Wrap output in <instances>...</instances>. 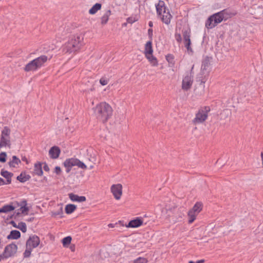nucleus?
<instances>
[{
	"label": "nucleus",
	"instance_id": "f257e3e1",
	"mask_svg": "<svg viewBox=\"0 0 263 263\" xmlns=\"http://www.w3.org/2000/svg\"><path fill=\"white\" fill-rule=\"evenodd\" d=\"M93 109L97 119L103 123L107 122L112 115V107L104 102L97 104Z\"/></svg>",
	"mask_w": 263,
	"mask_h": 263
},
{
	"label": "nucleus",
	"instance_id": "f03ea898",
	"mask_svg": "<svg viewBox=\"0 0 263 263\" xmlns=\"http://www.w3.org/2000/svg\"><path fill=\"white\" fill-rule=\"evenodd\" d=\"M83 40L81 35L73 36L62 46L63 52L70 53L77 51L82 45Z\"/></svg>",
	"mask_w": 263,
	"mask_h": 263
},
{
	"label": "nucleus",
	"instance_id": "7ed1b4c3",
	"mask_svg": "<svg viewBox=\"0 0 263 263\" xmlns=\"http://www.w3.org/2000/svg\"><path fill=\"white\" fill-rule=\"evenodd\" d=\"M155 6L158 15L160 17L164 23L168 25L171 23L172 15L167 9L165 3L160 0L157 4H156Z\"/></svg>",
	"mask_w": 263,
	"mask_h": 263
},
{
	"label": "nucleus",
	"instance_id": "20e7f679",
	"mask_svg": "<svg viewBox=\"0 0 263 263\" xmlns=\"http://www.w3.org/2000/svg\"><path fill=\"white\" fill-rule=\"evenodd\" d=\"M49 59L45 55H41L27 63L24 69L26 72L36 71L43 66L44 64Z\"/></svg>",
	"mask_w": 263,
	"mask_h": 263
},
{
	"label": "nucleus",
	"instance_id": "39448f33",
	"mask_svg": "<svg viewBox=\"0 0 263 263\" xmlns=\"http://www.w3.org/2000/svg\"><path fill=\"white\" fill-rule=\"evenodd\" d=\"M10 128L8 126H4L1 131L0 138V148L6 146L10 147Z\"/></svg>",
	"mask_w": 263,
	"mask_h": 263
},
{
	"label": "nucleus",
	"instance_id": "423d86ee",
	"mask_svg": "<svg viewBox=\"0 0 263 263\" xmlns=\"http://www.w3.org/2000/svg\"><path fill=\"white\" fill-rule=\"evenodd\" d=\"M210 111V108L209 106L201 107L196 114L195 118L193 120V123L197 124L203 123L206 120Z\"/></svg>",
	"mask_w": 263,
	"mask_h": 263
},
{
	"label": "nucleus",
	"instance_id": "0eeeda50",
	"mask_svg": "<svg viewBox=\"0 0 263 263\" xmlns=\"http://www.w3.org/2000/svg\"><path fill=\"white\" fill-rule=\"evenodd\" d=\"M64 165L66 168V172L69 173L71 169V167L74 166H77L85 170L87 168V166L80 160L76 158H70L66 159L64 162Z\"/></svg>",
	"mask_w": 263,
	"mask_h": 263
},
{
	"label": "nucleus",
	"instance_id": "6e6552de",
	"mask_svg": "<svg viewBox=\"0 0 263 263\" xmlns=\"http://www.w3.org/2000/svg\"><path fill=\"white\" fill-rule=\"evenodd\" d=\"M220 12L215 13L208 18L205 23V27L208 29H212L224 20Z\"/></svg>",
	"mask_w": 263,
	"mask_h": 263
},
{
	"label": "nucleus",
	"instance_id": "1a4fd4ad",
	"mask_svg": "<svg viewBox=\"0 0 263 263\" xmlns=\"http://www.w3.org/2000/svg\"><path fill=\"white\" fill-rule=\"evenodd\" d=\"M17 250V246L14 243H10L6 246L3 253L6 258H8L14 255Z\"/></svg>",
	"mask_w": 263,
	"mask_h": 263
},
{
	"label": "nucleus",
	"instance_id": "9d476101",
	"mask_svg": "<svg viewBox=\"0 0 263 263\" xmlns=\"http://www.w3.org/2000/svg\"><path fill=\"white\" fill-rule=\"evenodd\" d=\"M40 240L38 236L33 235L30 236L29 239L26 241V247H29V249H33L36 248L40 244Z\"/></svg>",
	"mask_w": 263,
	"mask_h": 263
},
{
	"label": "nucleus",
	"instance_id": "9b49d317",
	"mask_svg": "<svg viewBox=\"0 0 263 263\" xmlns=\"http://www.w3.org/2000/svg\"><path fill=\"white\" fill-rule=\"evenodd\" d=\"M110 190L116 199L119 200L121 198L122 194V185L121 184L112 185Z\"/></svg>",
	"mask_w": 263,
	"mask_h": 263
},
{
	"label": "nucleus",
	"instance_id": "f8f14e48",
	"mask_svg": "<svg viewBox=\"0 0 263 263\" xmlns=\"http://www.w3.org/2000/svg\"><path fill=\"white\" fill-rule=\"evenodd\" d=\"M183 43L184 44V46L187 50L189 52L192 53L193 52L192 48L191 47V34L190 31L187 30H185L183 32Z\"/></svg>",
	"mask_w": 263,
	"mask_h": 263
},
{
	"label": "nucleus",
	"instance_id": "ddd939ff",
	"mask_svg": "<svg viewBox=\"0 0 263 263\" xmlns=\"http://www.w3.org/2000/svg\"><path fill=\"white\" fill-rule=\"evenodd\" d=\"M193 83V79L191 76H186L182 80V88L184 90L190 89Z\"/></svg>",
	"mask_w": 263,
	"mask_h": 263
},
{
	"label": "nucleus",
	"instance_id": "4468645a",
	"mask_svg": "<svg viewBox=\"0 0 263 263\" xmlns=\"http://www.w3.org/2000/svg\"><path fill=\"white\" fill-rule=\"evenodd\" d=\"M61 151L59 147L54 146L49 151V155L52 159H57L59 157Z\"/></svg>",
	"mask_w": 263,
	"mask_h": 263
},
{
	"label": "nucleus",
	"instance_id": "2eb2a0df",
	"mask_svg": "<svg viewBox=\"0 0 263 263\" xmlns=\"http://www.w3.org/2000/svg\"><path fill=\"white\" fill-rule=\"evenodd\" d=\"M143 224V220L141 219H140L139 218H137L135 219L132 220L130 221L128 224V225L126 226V227L128 228H138L142 225Z\"/></svg>",
	"mask_w": 263,
	"mask_h": 263
},
{
	"label": "nucleus",
	"instance_id": "dca6fc26",
	"mask_svg": "<svg viewBox=\"0 0 263 263\" xmlns=\"http://www.w3.org/2000/svg\"><path fill=\"white\" fill-rule=\"evenodd\" d=\"M69 198L70 199L74 202H82L84 201H85L86 199L85 196H80L78 195L73 194V193H70L69 194Z\"/></svg>",
	"mask_w": 263,
	"mask_h": 263
},
{
	"label": "nucleus",
	"instance_id": "f3484780",
	"mask_svg": "<svg viewBox=\"0 0 263 263\" xmlns=\"http://www.w3.org/2000/svg\"><path fill=\"white\" fill-rule=\"evenodd\" d=\"M1 175L6 179V183L10 184L11 182V178L13 176V174L8 172L7 171H5L4 170H2L0 173Z\"/></svg>",
	"mask_w": 263,
	"mask_h": 263
},
{
	"label": "nucleus",
	"instance_id": "a211bd4d",
	"mask_svg": "<svg viewBox=\"0 0 263 263\" xmlns=\"http://www.w3.org/2000/svg\"><path fill=\"white\" fill-rule=\"evenodd\" d=\"M33 173L35 175L39 176H41L43 172L42 170V163L41 162H37L34 164Z\"/></svg>",
	"mask_w": 263,
	"mask_h": 263
},
{
	"label": "nucleus",
	"instance_id": "6ab92c4d",
	"mask_svg": "<svg viewBox=\"0 0 263 263\" xmlns=\"http://www.w3.org/2000/svg\"><path fill=\"white\" fill-rule=\"evenodd\" d=\"M16 208L15 205L6 204L0 208V213H7L14 210Z\"/></svg>",
	"mask_w": 263,
	"mask_h": 263
},
{
	"label": "nucleus",
	"instance_id": "aec40b11",
	"mask_svg": "<svg viewBox=\"0 0 263 263\" xmlns=\"http://www.w3.org/2000/svg\"><path fill=\"white\" fill-rule=\"evenodd\" d=\"M144 49V54L145 56L153 54V50L152 48V42L151 41H149L146 43Z\"/></svg>",
	"mask_w": 263,
	"mask_h": 263
},
{
	"label": "nucleus",
	"instance_id": "412c9836",
	"mask_svg": "<svg viewBox=\"0 0 263 263\" xmlns=\"http://www.w3.org/2000/svg\"><path fill=\"white\" fill-rule=\"evenodd\" d=\"M210 66V60L209 58L206 57L203 61L201 65V71L204 73V71H207Z\"/></svg>",
	"mask_w": 263,
	"mask_h": 263
},
{
	"label": "nucleus",
	"instance_id": "4be33fe9",
	"mask_svg": "<svg viewBox=\"0 0 263 263\" xmlns=\"http://www.w3.org/2000/svg\"><path fill=\"white\" fill-rule=\"evenodd\" d=\"M21 162L20 159L16 156H13L12 159L8 162L9 165L11 167H16V165Z\"/></svg>",
	"mask_w": 263,
	"mask_h": 263
},
{
	"label": "nucleus",
	"instance_id": "5701e85b",
	"mask_svg": "<svg viewBox=\"0 0 263 263\" xmlns=\"http://www.w3.org/2000/svg\"><path fill=\"white\" fill-rule=\"evenodd\" d=\"M221 15L223 17L224 20H227L229 18L231 17L232 16L234 15V13L231 12L229 9H226L221 11H220Z\"/></svg>",
	"mask_w": 263,
	"mask_h": 263
},
{
	"label": "nucleus",
	"instance_id": "b1692460",
	"mask_svg": "<svg viewBox=\"0 0 263 263\" xmlns=\"http://www.w3.org/2000/svg\"><path fill=\"white\" fill-rule=\"evenodd\" d=\"M111 15V11L110 10H107L102 16L101 18V23L102 25L106 24L109 19V16Z\"/></svg>",
	"mask_w": 263,
	"mask_h": 263
},
{
	"label": "nucleus",
	"instance_id": "393cba45",
	"mask_svg": "<svg viewBox=\"0 0 263 263\" xmlns=\"http://www.w3.org/2000/svg\"><path fill=\"white\" fill-rule=\"evenodd\" d=\"M21 237V233L17 230H12L10 234L7 236L9 239H17Z\"/></svg>",
	"mask_w": 263,
	"mask_h": 263
},
{
	"label": "nucleus",
	"instance_id": "a878e982",
	"mask_svg": "<svg viewBox=\"0 0 263 263\" xmlns=\"http://www.w3.org/2000/svg\"><path fill=\"white\" fill-rule=\"evenodd\" d=\"M198 213L195 212L192 210H190L188 213L187 216L189 217V223H192L196 219Z\"/></svg>",
	"mask_w": 263,
	"mask_h": 263
},
{
	"label": "nucleus",
	"instance_id": "bb28decb",
	"mask_svg": "<svg viewBox=\"0 0 263 263\" xmlns=\"http://www.w3.org/2000/svg\"><path fill=\"white\" fill-rule=\"evenodd\" d=\"M102 5L100 3H96L89 10V13L90 14H95L98 11L101 9Z\"/></svg>",
	"mask_w": 263,
	"mask_h": 263
},
{
	"label": "nucleus",
	"instance_id": "cd10ccee",
	"mask_svg": "<svg viewBox=\"0 0 263 263\" xmlns=\"http://www.w3.org/2000/svg\"><path fill=\"white\" fill-rule=\"evenodd\" d=\"M76 205L72 204H69L65 206V212L67 214H70L73 213L76 209Z\"/></svg>",
	"mask_w": 263,
	"mask_h": 263
},
{
	"label": "nucleus",
	"instance_id": "c85d7f7f",
	"mask_svg": "<svg viewBox=\"0 0 263 263\" xmlns=\"http://www.w3.org/2000/svg\"><path fill=\"white\" fill-rule=\"evenodd\" d=\"M145 57L153 66H157L158 65L157 60L155 57L153 56V54L148 55H147Z\"/></svg>",
	"mask_w": 263,
	"mask_h": 263
},
{
	"label": "nucleus",
	"instance_id": "c756f323",
	"mask_svg": "<svg viewBox=\"0 0 263 263\" xmlns=\"http://www.w3.org/2000/svg\"><path fill=\"white\" fill-rule=\"evenodd\" d=\"M202 203L200 202H196L195 205L193 206V208L191 209L194 211L195 212L199 213L200 211L202 209Z\"/></svg>",
	"mask_w": 263,
	"mask_h": 263
},
{
	"label": "nucleus",
	"instance_id": "7c9ffc66",
	"mask_svg": "<svg viewBox=\"0 0 263 263\" xmlns=\"http://www.w3.org/2000/svg\"><path fill=\"white\" fill-rule=\"evenodd\" d=\"M30 177L29 175L23 174L21 173L19 176L17 177V180H18L21 182H25L28 181L30 179Z\"/></svg>",
	"mask_w": 263,
	"mask_h": 263
},
{
	"label": "nucleus",
	"instance_id": "2f4dec72",
	"mask_svg": "<svg viewBox=\"0 0 263 263\" xmlns=\"http://www.w3.org/2000/svg\"><path fill=\"white\" fill-rule=\"evenodd\" d=\"M17 228L24 233L26 232L27 231L26 224L24 222H19Z\"/></svg>",
	"mask_w": 263,
	"mask_h": 263
},
{
	"label": "nucleus",
	"instance_id": "473e14b6",
	"mask_svg": "<svg viewBox=\"0 0 263 263\" xmlns=\"http://www.w3.org/2000/svg\"><path fill=\"white\" fill-rule=\"evenodd\" d=\"M165 58L169 64L172 65L174 64V57L173 54H168L165 56Z\"/></svg>",
	"mask_w": 263,
	"mask_h": 263
},
{
	"label": "nucleus",
	"instance_id": "72a5a7b5",
	"mask_svg": "<svg viewBox=\"0 0 263 263\" xmlns=\"http://www.w3.org/2000/svg\"><path fill=\"white\" fill-rule=\"evenodd\" d=\"M71 239H72V238L70 236H67V237H64L62 239L63 245L64 247L68 246V245H69L70 243Z\"/></svg>",
	"mask_w": 263,
	"mask_h": 263
},
{
	"label": "nucleus",
	"instance_id": "f704fd0d",
	"mask_svg": "<svg viewBox=\"0 0 263 263\" xmlns=\"http://www.w3.org/2000/svg\"><path fill=\"white\" fill-rule=\"evenodd\" d=\"M13 204H14L16 206V208L23 206H25L27 205V201L25 199L22 200L20 202L16 201L13 202Z\"/></svg>",
	"mask_w": 263,
	"mask_h": 263
},
{
	"label": "nucleus",
	"instance_id": "c9c22d12",
	"mask_svg": "<svg viewBox=\"0 0 263 263\" xmlns=\"http://www.w3.org/2000/svg\"><path fill=\"white\" fill-rule=\"evenodd\" d=\"M147 260L144 257H139L134 260V263H146Z\"/></svg>",
	"mask_w": 263,
	"mask_h": 263
},
{
	"label": "nucleus",
	"instance_id": "e433bc0d",
	"mask_svg": "<svg viewBox=\"0 0 263 263\" xmlns=\"http://www.w3.org/2000/svg\"><path fill=\"white\" fill-rule=\"evenodd\" d=\"M32 251V249H29V247H26V249L23 254L24 255V257H29L30 255H31V253Z\"/></svg>",
	"mask_w": 263,
	"mask_h": 263
},
{
	"label": "nucleus",
	"instance_id": "4c0bfd02",
	"mask_svg": "<svg viewBox=\"0 0 263 263\" xmlns=\"http://www.w3.org/2000/svg\"><path fill=\"white\" fill-rule=\"evenodd\" d=\"M6 153L5 152H2L0 154V162H5L6 161Z\"/></svg>",
	"mask_w": 263,
	"mask_h": 263
},
{
	"label": "nucleus",
	"instance_id": "58836bf2",
	"mask_svg": "<svg viewBox=\"0 0 263 263\" xmlns=\"http://www.w3.org/2000/svg\"><path fill=\"white\" fill-rule=\"evenodd\" d=\"M19 210L22 214H25V213L27 214V213L29 211V208L27 206H20V208Z\"/></svg>",
	"mask_w": 263,
	"mask_h": 263
},
{
	"label": "nucleus",
	"instance_id": "ea45409f",
	"mask_svg": "<svg viewBox=\"0 0 263 263\" xmlns=\"http://www.w3.org/2000/svg\"><path fill=\"white\" fill-rule=\"evenodd\" d=\"M108 80L105 78H101L100 80V83L103 86L107 85L108 84Z\"/></svg>",
	"mask_w": 263,
	"mask_h": 263
},
{
	"label": "nucleus",
	"instance_id": "a19ab883",
	"mask_svg": "<svg viewBox=\"0 0 263 263\" xmlns=\"http://www.w3.org/2000/svg\"><path fill=\"white\" fill-rule=\"evenodd\" d=\"M176 40L178 42L180 43L182 41V37L180 34L176 33L175 35Z\"/></svg>",
	"mask_w": 263,
	"mask_h": 263
},
{
	"label": "nucleus",
	"instance_id": "79ce46f5",
	"mask_svg": "<svg viewBox=\"0 0 263 263\" xmlns=\"http://www.w3.org/2000/svg\"><path fill=\"white\" fill-rule=\"evenodd\" d=\"M153 29L152 28H149L148 29V37H149V39H150L149 41H151L152 40V37H153Z\"/></svg>",
	"mask_w": 263,
	"mask_h": 263
},
{
	"label": "nucleus",
	"instance_id": "37998d69",
	"mask_svg": "<svg viewBox=\"0 0 263 263\" xmlns=\"http://www.w3.org/2000/svg\"><path fill=\"white\" fill-rule=\"evenodd\" d=\"M54 172L57 174H60L61 172V169L60 166H57L54 168Z\"/></svg>",
	"mask_w": 263,
	"mask_h": 263
},
{
	"label": "nucleus",
	"instance_id": "c03bdc74",
	"mask_svg": "<svg viewBox=\"0 0 263 263\" xmlns=\"http://www.w3.org/2000/svg\"><path fill=\"white\" fill-rule=\"evenodd\" d=\"M43 168H44V171L46 172L49 171V167L46 163H45L44 164Z\"/></svg>",
	"mask_w": 263,
	"mask_h": 263
},
{
	"label": "nucleus",
	"instance_id": "a18cd8bd",
	"mask_svg": "<svg viewBox=\"0 0 263 263\" xmlns=\"http://www.w3.org/2000/svg\"><path fill=\"white\" fill-rule=\"evenodd\" d=\"M127 21L128 23L132 24L136 22V20L135 18H133L132 17H128L127 20Z\"/></svg>",
	"mask_w": 263,
	"mask_h": 263
},
{
	"label": "nucleus",
	"instance_id": "49530a36",
	"mask_svg": "<svg viewBox=\"0 0 263 263\" xmlns=\"http://www.w3.org/2000/svg\"><path fill=\"white\" fill-rule=\"evenodd\" d=\"M204 262V260L203 259H201L197 260L196 261H190L189 263H203Z\"/></svg>",
	"mask_w": 263,
	"mask_h": 263
},
{
	"label": "nucleus",
	"instance_id": "de8ad7c7",
	"mask_svg": "<svg viewBox=\"0 0 263 263\" xmlns=\"http://www.w3.org/2000/svg\"><path fill=\"white\" fill-rule=\"evenodd\" d=\"M4 184H7L6 183V182H5V180L3 178H0V186L4 185Z\"/></svg>",
	"mask_w": 263,
	"mask_h": 263
},
{
	"label": "nucleus",
	"instance_id": "09e8293b",
	"mask_svg": "<svg viewBox=\"0 0 263 263\" xmlns=\"http://www.w3.org/2000/svg\"><path fill=\"white\" fill-rule=\"evenodd\" d=\"M5 256H6L4 255L3 253L2 254H0V261L5 259H7V258H6Z\"/></svg>",
	"mask_w": 263,
	"mask_h": 263
},
{
	"label": "nucleus",
	"instance_id": "8fccbe9b",
	"mask_svg": "<svg viewBox=\"0 0 263 263\" xmlns=\"http://www.w3.org/2000/svg\"><path fill=\"white\" fill-rule=\"evenodd\" d=\"M22 159V160H23V161H25L27 163H28V160H27V158H26V157H23Z\"/></svg>",
	"mask_w": 263,
	"mask_h": 263
},
{
	"label": "nucleus",
	"instance_id": "3c124183",
	"mask_svg": "<svg viewBox=\"0 0 263 263\" xmlns=\"http://www.w3.org/2000/svg\"><path fill=\"white\" fill-rule=\"evenodd\" d=\"M148 26L150 27H152L153 26V23L152 22V21H149L148 22Z\"/></svg>",
	"mask_w": 263,
	"mask_h": 263
},
{
	"label": "nucleus",
	"instance_id": "603ef678",
	"mask_svg": "<svg viewBox=\"0 0 263 263\" xmlns=\"http://www.w3.org/2000/svg\"><path fill=\"white\" fill-rule=\"evenodd\" d=\"M95 89V88L93 87L90 89L91 91H93Z\"/></svg>",
	"mask_w": 263,
	"mask_h": 263
},
{
	"label": "nucleus",
	"instance_id": "864d4df0",
	"mask_svg": "<svg viewBox=\"0 0 263 263\" xmlns=\"http://www.w3.org/2000/svg\"><path fill=\"white\" fill-rule=\"evenodd\" d=\"M204 83V81H203V80H201V83Z\"/></svg>",
	"mask_w": 263,
	"mask_h": 263
},
{
	"label": "nucleus",
	"instance_id": "5fc2aeb1",
	"mask_svg": "<svg viewBox=\"0 0 263 263\" xmlns=\"http://www.w3.org/2000/svg\"><path fill=\"white\" fill-rule=\"evenodd\" d=\"M108 226H109V227H112V224H109Z\"/></svg>",
	"mask_w": 263,
	"mask_h": 263
},
{
	"label": "nucleus",
	"instance_id": "6e6d98bb",
	"mask_svg": "<svg viewBox=\"0 0 263 263\" xmlns=\"http://www.w3.org/2000/svg\"><path fill=\"white\" fill-rule=\"evenodd\" d=\"M13 226H14V227H17L16 226V224L13 225Z\"/></svg>",
	"mask_w": 263,
	"mask_h": 263
}]
</instances>
